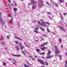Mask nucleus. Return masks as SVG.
<instances>
[{"label":"nucleus","instance_id":"1","mask_svg":"<svg viewBox=\"0 0 67 67\" xmlns=\"http://www.w3.org/2000/svg\"><path fill=\"white\" fill-rule=\"evenodd\" d=\"M1 13L0 12V23H2V25H3V24L4 23V21L2 20V19L1 17Z\"/></svg>","mask_w":67,"mask_h":67},{"label":"nucleus","instance_id":"2","mask_svg":"<svg viewBox=\"0 0 67 67\" xmlns=\"http://www.w3.org/2000/svg\"><path fill=\"white\" fill-rule=\"evenodd\" d=\"M35 29L36 30H34V31L35 32V33H38V32L36 31H38V29H39V27H38V26H36V27L35 28Z\"/></svg>","mask_w":67,"mask_h":67},{"label":"nucleus","instance_id":"3","mask_svg":"<svg viewBox=\"0 0 67 67\" xmlns=\"http://www.w3.org/2000/svg\"><path fill=\"white\" fill-rule=\"evenodd\" d=\"M58 26L59 27L60 29L61 30H62L64 32H65L66 31V30L64 28H63V27L62 26L60 27V26Z\"/></svg>","mask_w":67,"mask_h":67},{"label":"nucleus","instance_id":"4","mask_svg":"<svg viewBox=\"0 0 67 67\" xmlns=\"http://www.w3.org/2000/svg\"><path fill=\"white\" fill-rule=\"evenodd\" d=\"M42 24H40V25H42V26H46V25L45 23L44 22H41Z\"/></svg>","mask_w":67,"mask_h":67},{"label":"nucleus","instance_id":"5","mask_svg":"<svg viewBox=\"0 0 67 67\" xmlns=\"http://www.w3.org/2000/svg\"><path fill=\"white\" fill-rule=\"evenodd\" d=\"M60 52V50H56L55 51V54H56L57 55L59 54Z\"/></svg>","mask_w":67,"mask_h":67},{"label":"nucleus","instance_id":"6","mask_svg":"<svg viewBox=\"0 0 67 67\" xmlns=\"http://www.w3.org/2000/svg\"><path fill=\"white\" fill-rule=\"evenodd\" d=\"M11 55L13 56H15V57H20L21 56L20 55H16L13 54H11Z\"/></svg>","mask_w":67,"mask_h":67},{"label":"nucleus","instance_id":"7","mask_svg":"<svg viewBox=\"0 0 67 67\" xmlns=\"http://www.w3.org/2000/svg\"><path fill=\"white\" fill-rule=\"evenodd\" d=\"M14 38H16V39H19V40L20 41H23V40L20 39L19 37L17 36H15Z\"/></svg>","mask_w":67,"mask_h":67},{"label":"nucleus","instance_id":"8","mask_svg":"<svg viewBox=\"0 0 67 67\" xmlns=\"http://www.w3.org/2000/svg\"><path fill=\"white\" fill-rule=\"evenodd\" d=\"M31 3L32 4H35V3H36L37 2L36 1H35L34 0H32L31 1Z\"/></svg>","mask_w":67,"mask_h":67},{"label":"nucleus","instance_id":"9","mask_svg":"<svg viewBox=\"0 0 67 67\" xmlns=\"http://www.w3.org/2000/svg\"><path fill=\"white\" fill-rule=\"evenodd\" d=\"M53 5H55V6L56 7H58V5L57 4V3H53Z\"/></svg>","mask_w":67,"mask_h":67},{"label":"nucleus","instance_id":"10","mask_svg":"<svg viewBox=\"0 0 67 67\" xmlns=\"http://www.w3.org/2000/svg\"><path fill=\"white\" fill-rule=\"evenodd\" d=\"M48 43V42H46V43H44V44H42L41 46V47H42V46H44V45H46V44H47Z\"/></svg>","mask_w":67,"mask_h":67},{"label":"nucleus","instance_id":"11","mask_svg":"<svg viewBox=\"0 0 67 67\" xmlns=\"http://www.w3.org/2000/svg\"><path fill=\"white\" fill-rule=\"evenodd\" d=\"M15 48L18 51H20V49H19V48L18 46H16V47H15Z\"/></svg>","mask_w":67,"mask_h":67},{"label":"nucleus","instance_id":"12","mask_svg":"<svg viewBox=\"0 0 67 67\" xmlns=\"http://www.w3.org/2000/svg\"><path fill=\"white\" fill-rule=\"evenodd\" d=\"M43 4L42 3H41L40 4H39V5L40 8H42V7H43Z\"/></svg>","mask_w":67,"mask_h":67},{"label":"nucleus","instance_id":"13","mask_svg":"<svg viewBox=\"0 0 67 67\" xmlns=\"http://www.w3.org/2000/svg\"><path fill=\"white\" fill-rule=\"evenodd\" d=\"M53 56H51L50 55H48L47 56V59H48L49 58H51Z\"/></svg>","mask_w":67,"mask_h":67},{"label":"nucleus","instance_id":"14","mask_svg":"<svg viewBox=\"0 0 67 67\" xmlns=\"http://www.w3.org/2000/svg\"><path fill=\"white\" fill-rule=\"evenodd\" d=\"M36 8V7H35V5H34L32 7V9H35Z\"/></svg>","mask_w":67,"mask_h":67},{"label":"nucleus","instance_id":"15","mask_svg":"<svg viewBox=\"0 0 67 67\" xmlns=\"http://www.w3.org/2000/svg\"><path fill=\"white\" fill-rule=\"evenodd\" d=\"M41 64H44V62L42 60H41L40 62Z\"/></svg>","mask_w":67,"mask_h":67},{"label":"nucleus","instance_id":"16","mask_svg":"<svg viewBox=\"0 0 67 67\" xmlns=\"http://www.w3.org/2000/svg\"><path fill=\"white\" fill-rule=\"evenodd\" d=\"M55 49L56 51H57L58 50H59V49H58V48L57 47V46H55Z\"/></svg>","mask_w":67,"mask_h":67},{"label":"nucleus","instance_id":"17","mask_svg":"<svg viewBox=\"0 0 67 67\" xmlns=\"http://www.w3.org/2000/svg\"><path fill=\"white\" fill-rule=\"evenodd\" d=\"M45 54V52H43L42 53L41 52L40 53V55H44Z\"/></svg>","mask_w":67,"mask_h":67},{"label":"nucleus","instance_id":"18","mask_svg":"<svg viewBox=\"0 0 67 67\" xmlns=\"http://www.w3.org/2000/svg\"><path fill=\"white\" fill-rule=\"evenodd\" d=\"M51 51H50V50H48V52L47 53V55H49L51 54Z\"/></svg>","mask_w":67,"mask_h":67},{"label":"nucleus","instance_id":"19","mask_svg":"<svg viewBox=\"0 0 67 67\" xmlns=\"http://www.w3.org/2000/svg\"><path fill=\"white\" fill-rule=\"evenodd\" d=\"M60 3H62V2H64V0H59Z\"/></svg>","mask_w":67,"mask_h":67},{"label":"nucleus","instance_id":"20","mask_svg":"<svg viewBox=\"0 0 67 67\" xmlns=\"http://www.w3.org/2000/svg\"><path fill=\"white\" fill-rule=\"evenodd\" d=\"M65 63L66 64L65 65V67H67V61H66L65 62Z\"/></svg>","mask_w":67,"mask_h":67},{"label":"nucleus","instance_id":"21","mask_svg":"<svg viewBox=\"0 0 67 67\" xmlns=\"http://www.w3.org/2000/svg\"><path fill=\"white\" fill-rule=\"evenodd\" d=\"M47 48V47H44V48H41V50H42V51H44V50H45V49H46Z\"/></svg>","mask_w":67,"mask_h":67},{"label":"nucleus","instance_id":"22","mask_svg":"<svg viewBox=\"0 0 67 67\" xmlns=\"http://www.w3.org/2000/svg\"><path fill=\"white\" fill-rule=\"evenodd\" d=\"M40 28L42 31H45V30H44V29H43V28L42 27H40Z\"/></svg>","mask_w":67,"mask_h":67},{"label":"nucleus","instance_id":"23","mask_svg":"<svg viewBox=\"0 0 67 67\" xmlns=\"http://www.w3.org/2000/svg\"><path fill=\"white\" fill-rule=\"evenodd\" d=\"M24 66L25 67H30V66L26 64H24Z\"/></svg>","mask_w":67,"mask_h":67},{"label":"nucleus","instance_id":"24","mask_svg":"<svg viewBox=\"0 0 67 67\" xmlns=\"http://www.w3.org/2000/svg\"><path fill=\"white\" fill-rule=\"evenodd\" d=\"M45 23L48 25H50V24H51L50 23H49L47 21H45Z\"/></svg>","mask_w":67,"mask_h":67},{"label":"nucleus","instance_id":"25","mask_svg":"<svg viewBox=\"0 0 67 67\" xmlns=\"http://www.w3.org/2000/svg\"><path fill=\"white\" fill-rule=\"evenodd\" d=\"M3 64L4 66H6V63L5 62H3Z\"/></svg>","mask_w":67,"mask_h":67},{"label":"nucleus","instance_id":"26","mask_svg":"<svg viewBox=\"0 0 67 67\" xmlns=\"http://www.w3.org/2000/svg\"><path fill=\"white\" fill-rule=\"evenodd\" d=\"M14 11H17V8H14Z\"/></svg>","mask_w":67,"mask_h":67},{"label":"nucleus","instance_id":"27","mask_svg":"<svg viewBox=\"0 0 67 67\" xmlns=\"http://www.w3.org/2000/svg\"><path fill=\"white\" fill-rule=\"evenodd\" d=\"M21 52H22V53H23V54H24V55H25V56H26V54H25V53H24V51H21Z\"/></svg>","mask_w":67,"mask_h":67},{"label":"nucleus","instance_id":"28","mask_svg":"<svg viewBox=\"0 0 67 67\" xmlns=\"http://www.w3.org/2000/svg\"><path fill=\"white\" fill-rule=\"evenodd\" d=\"M46 3H47V4H48V5L50 6V4H49V3H48V2H46Z\"/></svg>","mask_w":67,"mask_h":67},{"label":"nucleus","instance_id":"29","mask_svg":"<svg viewBox=\"0 0 67 67\" xmlns=\"http://www.w3.org/2000/svg\"><path fill=\"white\" fill-rule=\"evenodd\" d=\"M36 51L38 53H39V52H40V50L39 49H36Z\"/></svg>","mask_w":67,"mask_h":67},{"label":"nucleus","instance_id":"30","mask_svg":"<svg viewBox=\"0 0 67 67\" xmlns=\"http://www.w3.org/2000/svg\"><path fill=\"white\" fill-rule=\"evenodd\" d=\"M59 57L60 60H62V59L61 58L62 57V56L61 55H59Z\"/></svg>","mask_w":67,"mask_h":67},{"label":"nucleus","instance_id":"31","mask_svg":"<svg viewBox=\"0 0 67 67\" xmlns=\"http://www.w3.org/2000/svg\"><path fill=\"white\" fill-rule=\"evenodd\" d=\"M39 2H40V3H43V1L42 0H39Z\"/></svg>","mask_w":67,"mask_h":67},{"label":"nucleus","instance_id":"32","mask_svg":"<svg viewBox=\"0 0 67 67\" xmlns=\"http://www.w3.org/2000/svg\"><path fill=\"white\" fill-rule=\"evenodd\" d=\"M21 47V50L22 51V49L24 48V47L22 46H20Z\"/></svg>","mask_w":67,"mask_h":67},{"label":"nucleus","instance_id":"33","mask_svg":"<svg viewBox=\"0 0 67 67\" xmlns=\"http://www.w3.org/2000/svg\"><path fill=\"white\" fill-rule=\"evenodd\" d=\"M4 43H5V42H1V44H2V45H3L4 44Z\"/></svg>","mask_w":67,"mask_h":67},{"label":"nucleus","instance_id":"34","mask_svg":"<svg viewBox=\"0 0 67 67\" xmlns=\"http://www.w3.org/2000/svg\"><path fill=\"white\" fill-rule=\"evenodd\" d=\"M38 61L40 63V62L41 61V60L40 59H38Z\"/></svg>","mask_w":67,"mask_h":67},{"label":"nucleus","instance_id":"35","mask_svg":"<svg viewBox=\"0 0 67 67\" xmlns=\"http://www.w3.org/2000/svg\"><path fill=\"white\" fill-rule=\"evenodd\" d=\"M59 40L60 43H61V42H62V39H60V38L59 39Z\"/></svg>","mask_w":67,"mask_h":67},{"label":"nucleus","instance_id":"36","mask_svg":"<svg viewBox=\"0 0 67 67\" xmlns=\"http://www.w3.org/2000/svg\"><path fill=\"white\" fill-rule=\"evenodd\" d=\"M47 30L48 32H50V30L48 29H47Z\"/></svg>","mask_w":67,"mask_h":67},{"label":"nucleus","instance_id":"37","mask_svg":"<svg viewBox=\"0 0 67 67\" xmlns=\"http://www.w3.org/2000/svg\"><path fill=\"white\" fill-rule=\"evenodd\" d=\"M46 64L47 66H48V62H46Z\"/></svg>","mask_w":67,"mask_h":67},{"label":"nucleus","instance_id":"38","mask_svg":"<svg viewBox=\"0 0 67 67\" xmlns=\"http://www.w3.org/2000/svg\"><path fill=\"white\" fill-rule=\"evenodd\" d=\"M8 16H9V17H11V14H8Z\"/></svg>","mask_w":67,"mask_h":67},{"label":"nucleus","instance_id":"39","mask_svg":"<svg viewBox=\"0 0 67 67\" xmlns=\"http://www.w3.org/2000/svg\"><path fill=\"white\" fill-rule=\"evenodd\" d=\"M38 23L39 24H41V22H40V21H38Z\"/></svg>","mask_w":67,"mask_h":67},{"label":"nucleus","instance_id":"40","mask_svg":"<svg viewBox=\"0 0 67 67\" xmlns=\"http://www.w3.org/2000/svg\"><path fill=\"white\" fill-rule=\"evenodd\" d=\"M41 38L42 40V41H44V38L42 37H41Z\"/></svg>","mask_w":67,"mask_h":67},{"label":"nucleus","instance_id":"41","mask_svg":"<svg viewBox=\"0 0 67 67\" xmlns=\"http://www.w3.org/2000/svg\"><path fill=\"white\" fill-rule=\"evenodd\" d=\"M14 4L15 7H16V2H14Z\"/></svg>","mask_w":67,"mask_h":67},{"label":"nucleus","instance_id":"42","mask_svg":"<svg viewBox=\"0 0 67 67\" xmlns=\"http://www.w3.org/2000/svg\"><path fill=\"white\" fill-rule=\"evenodd\" d=\"M19 44L20 45V46H22V44H21V42L19 43Z\"/></svg>","mask_w":67,"mask_h":67},{"label":"nucleus","instance_id":"43","mask_svg":"<svg viewBox=\"0 0 67 67\" xmlns=\"http://www.w3.org/2000/svg\"><path fill=\"white\" fill-rule=\"evenodd\" d=\"M47 13L48 14H51V13L50 12H48Z\"/></svg>","mask_w":67,"mask_h":67},{"label":"nucleus","instance_id":"44","mask_svg":"<svg viewBox=\"0 0 67 67\" xmlns=\"http://www.w3.org/2000/svg\"><path fill=\"white\" fill-rule=\"evenodd\" d=\"M67 13H63V14L64 15H66V14H67Z\"/></svg>","mask_w":67,"mask_h":67},{"label":"nucleus","instance_id":"45","mask_svg":"<svg viewBox=\"0 0 67 67\" xmlns=\"http://www.w3.org/2000/svg\"><path fill=\"white\" fill-rule=\"evenodd\" d=\"M9 2V3H11V0H7Z\"/></svg>","mask_w":67,"mask_h":67},{"label":"nucleus","instance_id":"46","mask_svg":"<svg viewBox=\"0 0 67 67\" xmlns=\"http://www.w3.org/2000/svg\"><path fill=\"white\" fill-rule=\"evenodd\" d=\"M60 15H61V17L62 20H63V17H62V15H61V14H60Z\"/></svg>","mask_w":67,"mask_h":67},{"label":"nucleus","instance_id":"47","mask_svg":"<svg viewBox=\"0 0 67 67\" xmlns=\"http://www.w3.org/2000/svg\"><path fill=\"white\" fill-rule=\"evenodd\" d=\"M16 62H15V63H13V64H14V65H16Z\"/></svg>","mask_w":67,"mask_h":67},{"label":"nucleus","instance_id":"48","mask_svg":"<svg viewBox=\"0 0 67 67\" xmlns=\"http://www.w3.org/2000/svg\"><path fill=\"white\" fill-rule=\"evenodd\" d=\"M19 42H18V41H17L16 42V44H18V43Z\"/></svg>","mask_w":67,"mask_h":67},{"label":"nucleus","instance_id":"49","mask_svg":"<svg viewBox=\"0 0 67 67\" xmlns=\"http://www.w3.org/2000/svg\"><path fill=\"white\" fill-rule=\"evenodd\" d=\"M8 5L9 7H11V5H10V4H8Z\"/></svg>","mask_w":67,"mask_h":67},{"label":"nucleus","instance_id":"50","mask_svg":"<svg viewBox=\"0 0 67 67\" xmlns=\"http://www.w3.org/2000/svg\"><path fill=\"white\" fill-rule=\"evenodd\" d=\"M28 56L29 57H30V58H32V57H31V56H30V55H28Z\"/></svg>","mask_w":67,"mask_h":67},{"label":"nucleus","instance_id":"51","mask_svg":"<svg viewBox=\"0 0 67 67\" xmlns=\"http://www.w3.org/2000/svg\"><path fill=\"white\" fill-rule=\"evenodd\" d=\"M7 38L8 39H9V36H7Z\"/></svg>","mask_w":67,"mask_h":67},{"label":"nucleus","instance_id":"52","mask_svg":"<svg viewBox=\"0 0 67 67\" xmlns=\"http://www.w3.org/2000/svg\"><path fill=\"white\" fill-rule=\"evenodd\" d=\"M27 64H29L30 65H31L30 64V63L29 62H27Z\"/></svg>","mask_w":67,"mask_h":67},{"label":"nucleus","instance_id":"53","mask_svg":"<svg viewBox=\"0 0 67 67\" xmlns=\"http://www.w3.org/2000/svg\"><path fill=\"white\" fill-rule=\"evenodd\" d=\"M43 36H44V37H46L47 36H46V35H43Z\"/></svg>","mask_w":67,"mask_h":67},{"label":"nucleus","instance_id":"54","mask_svg":"<svg viewBox=\"0 0 67 67\" xmlns=\"http://www.w3.org/2000/svg\"><path fill=\"white\" fill-rule=\"evenodd\" d=\"M1 37L2 39V40H3V37L2 36H1Z\"/></svg>","mask_w":67,"mask_h":67},{"label":"nucleus","instance_id":"55","mask_svg":"<svg viewBox=\"0 0 67 67\" xmlns=\"http://www.w3.org/2000/svg\"><path fill=\"white\" fill-rule=\"evenodd\" d=\"M49 18L50 19V20H51L52 19V18H51V17H49Z\"/></svg>","mask_w":67,"mask_h":67},{"label":"nucleus","instance_id":"56","mask_svg":"<svg viewBox=\"0 0 67 67\" xmlns=\"http://www.w3.org/2000/svg\"><path fill=\"white\" fill-rule=\"evenodd\" d=\"M11 5H13V7H14V5H13V4L11 3Z\"/></svg>","mask_w":67,"mask_h":67},{"label":"nucleus","instance_id":"57","mask_svg":"<svg viewBox=\"0 0 67 67\" xmlns=\"http://www.w3.org/2000/svg\"><path fill=\"white\" fill-rule=\"evenodd\" d=\"M8 59H9V60H11V58H9Z\"/></svg>","mask_w":67,"mask_h":67},{"label":"nucleus","instance_id":"58","mask_svg":"<svg viewBox=\"0 0 67 67\" xmlns=\"http://www.w3.org/2000/svg\"><path fill=\"white\" fill-rule=\"evenodd\" d=\"M61 47H63V45L62 44V45H61Z\"/></svg>","mask_w":67,"mask_h":67},{"label":"nucleus","instance_id":"59","mask_svg":"<svg viewBox=\"0 0 67 67\" xmlns=\"http://www.w3.org/2000/svg\"><path fill=\"white\" fill-rule=\"evenodd\" d=\"M32 58V59H33V60H34L35 59H34V58H32H32Z\"/></svg>","mask_w":67,"mask_h":67},{"label":"nucleus","instance_id":"60","mask_svg":"<svg viewBox=\"0 0 67 67\" xmlns=\"http://www.w3.org/2000/svg\"><path fill=\"white\" fill-rule=\"evenodd\" d=\"M66 7H67V3H66Z\"/></svg>","mask_w":67,"mask_h":67},{"label":"nucleus","instance_id":"61","mask_svg":"<svg viewBox=\"0 0 67 67\" xmlns=\"http://www.w3.org/2000/svg\"><path fill=\"white\" fill-rule=\"evenodd\" d=\"M40 21H42V22H44V21H43L42 20H40Z\"/></svg>","mask_w":67,"mask_h":67},{"label":"nucleus","instance_id":"62","mask_svg":"<svg viewBox=\"0 0 67 67\" xmlns=\"http://www.w3.org/2000/svg\"><path fill=\"white\" fill-rule=\"evenodd\" d=\"M14 13L15 16H16V13Z\"/></svg>","mask_w":67,"mask_h":67},{"label":"nucleus","instance_id":"63","mask_svg":"<svg viewBox=\"0 0 67 67\" xmlns=\"http://www.w3.org/2000/svg\"><path fill=\"white\" fill-rule=\"evenodd\" d=\"M26 45L28 47H29L27 45Z\"/></svg>","mask_w":67,"mask_h":67},{"label":"nucleus","instance_id":"64","mask_svg":"<svg viewBox=\"0 0 67 67\" xmlns=\"http://www.w3.org/2000/svg\"><path fill=\"white\" fill-rule=\"evenodd\" d=\"M5 49H6V50H7V48L5 47Z\"/></svg>","mask_w":67,"mask_h":67}]
</instances>
